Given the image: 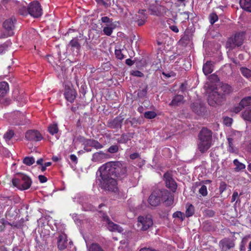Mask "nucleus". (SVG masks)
Wrapping results in <instances>:
<instances>
[{"instance_id": "38", "label": "nucleus", "mask_w": 251, "mask_h": 251, "mask_svg": "<svg viewBox=\"0 0 251 251\" xmlns=\"http://www.w3.org/2000/svg\"><path fill=\"white\" fill-rule=\"evenodd\" d=\"M14 132L12 130L7 131L3 135V138L6 142H8L13 136Z\"/></svg>"}, {"instance_id": "41", "label": "nucleus", "mask_w": 251, "mask_h": 251, "mask_svg": "<svg viewBox=\"0 0 251 251\" xmlns=\"http://www.w3.org/2000/svg\"><path fill=\"white\" fill-rule=\"evenodd\" d=\"M194 214V207L192 205H189L186 210V215L187 217H190Z\"/></svg>"}, {"instance_id": "28", "label": "nucleus", "mask_w": 251, "mask_h": 251, "mask_svg": "<svg viewBox=\"0 0 251 251\" xmlns=\"http://www.w3.org/2000/svg\"><path fill=\"white\" fill-rule=\"evenodd\" d=\"M191 107L192 110L198 115H200L203 112L204 108L199 103H193L191 104Z\"/></svg>"}, {"instance_id": "39", "label": "nucleus", "mask_w": 251, "mask_h": 251, "mask_svg": "<svg viewBox=\"0 0 251 251\" xmlns=\"http://www.w3.org/2000/svg\"><path fill=\"white\" fill-rule=\"evenodd\" d=\"M48 131L52 135L57 133L58 131L57 124H53L50 126L48 127Z\"/></svg>"}, {"instance_id": "33", "label": "nucleus", "mask_w": 251, "mask_h": 251, "mask_svg": "<svg viewBox=\"0 0 251 251\" xmlns=\"http://www.w3.org/2000/svg\"><path fill=\"white\" fill-rule=\"evenodd\" d=\"M88 145L90 147H94L97 149H101L103 146L100 144L98 141L92 139L89 140L87 142Z\"/></svg>"}, {"instance_id": "62", "label": "nucleus", "mask_w": 251, "mask_h": 251, "mask_svg": "<svg viewBox=\"0 0 251 251\" xmlns=\"http://www.w3.org/2000/svg\"><path fill=\"white\" fill-rule=\"evenodd\" d=\"M139 155L138 153H134L130 155V158L135 159L139 157Z\"/></svg>"}, {"instance_id": "19", "label": "nucleus", "mask_w": 251, "mask_h": 251, "mask_svg": "<svg viewBox=\"0 0 251 251\" xmlns=\"http://www.w3.org/2000/svg\"><path fill=\"white\" fill-rule=\"evenodd\" d=\"M211 145V142L198 139V148L201 153L205 152L210 148Z\"/></svg>"}, {"instance_id": "36", "label": "nucleus", "mask_w": 251, "mask_h": 251, "mask_svg": "<svg viewBox=\"0 0 251 251\" xmlns=\"http://www.w3.org/2000/svg\"><path fill=\"white\" fill-rule=\"evenodd\" d=\"M88 251H104L102 248L97 243L92 244L88 248Z\"/></svg>"}, {"instance_id": "48", "label": "nucleus", "mask_w": 251, "mask_h": 251, "mask_svg": "<svg viewBox=\"0 0 251 251\" xmlns=\"http://www.w3.org/2000/svg\"><path fill=\"white\" fill-rule=\"evenodd\" d=\"M103 31L104 33V34L110 36L112 34L113 32V28L111 27H104L103 29Z\"/></svg>"}, {"instance_id": "6", "label": "nucleus", "mask_w": 251, "mask_h": 251, "mask_svg": "<svg viewBox=\"0 0 251 251\" xmlns=\"http://www.w3.org/2000/svg\"><path fill=\"white\" fill-rule=\"evenodd\" d=\"M243 33H236L233 38H230L226 43V48L229 50L234 49L236 46H240L242 45L244 40Z\"/></svg>"}, {"instance_id": "53", "label": "nucleus", "mask_w": 251, "mask_h": 251, "mask_svg": "<svg viewBox=\"0 0 251 251\" xmlns=\"http://www.w3.org/2000/svg\"><path fill=\"white\" fill-rule=\"evenodd\" d=\"M244 107H242V105H240V103H239V105L238 106H235L233 108L232 111L235 113H238L240 111H241V110L244 108Z\"/></svg>"}, {"instance_id": "63", "label": "nucleus", "mask_w": 251, "mask_h": 251, "mask_svg": "<svg viewBox=\"0 0 251 251\" xmlns=\"http://www.w3.org/2000/svg\"><path fill=\"white\" fill-rule=\"evenodd\" d=\"M126 63L129 66H131L134 64V62L130 59H127L126 60Z\"/></svg>"}, {"instance_id": "44", "label": "nucleus", "mask_w": 251, "mask_h": 251, "mask_svg": "<svg viewBox=\"0 0 251 251\" xmlns=\"http://www.w3.org/2000/svg\"><path fill=\"white\" fill-rule=\"evenodd\" d=\"M123 50L121 49H116L115 50V54L117 58L119 59H123L124 58V55L122 52Z\"/></svg>"}, {"instance_id": "1", "label": "nucleus", "mask_w": 251, "mask_h": 251, "mask_svg": "<svg viewBox=\"0 0 251 251\" xmlns=\"http://www.w3.org/2000/svg\"><path fill=\"white\" fill-rule=\"evenodd\" d=\"M100 168L114 178L124 177L127 173L126 163L121 161L108 162L103 164Z\"/></svg>"}, {"instance_id": "10", "label": "nucleus", "mask_w": 251, "mask_h": 251, "mask_svg": "<svg viewBox=\"0 0 251 251\" xmlns=\"http://www.w3.org/2000/svg\"><path fill=\"white\" fill-rule=\"evenodd\" d=\"M167 10L168 9L165 6L154 3L151 4L149 6V11L150 12V14L158 17L164 16Z\"/></svg>"}, {"instance_id": "51", "label": "nucleus", "mask_w": 251, "mask_h": 251, "mask_svg": "<svg viewBox=\"0 0 251 251\" xmlns=\"http://www.w3.org/2000/svg\"><path fill=\"white\" fill-rule=\"evenodd\" d=\"M173 217L174 218H178L182 220H183V213L180 211H176L173 214Z\"/></svg>"}, {"instance_id": "2", "label": "nucleus", "mask_w": 251, "mask_h": 251, "mask_svg": "<svg viewBox=\"0 0 251 251\" xmlns=\"http://www.w3.org/2000/svg\"><path fill=\"white\" fill-rule=\"evenodd\" d=\"M100 173L101 179L100 180V185L102 189L105 191L110 192H116L117 190V181L114 177L110 176L102 170L99 169Z\"/></svg>"}, {"instance_id": "23", "label": "nucleus", "mask_w": 251, "mask_h": 251, "mask_svg": "<svg viewBox=\"0 0 251 251\" xmlns=\"http://www.w3.org/2000/svg\"><path fill=\"white\" fill-rule=\"evenodd\" d=\"M217 90L219 93L226 97V95L229 94L233 91L231 87L227 84H223Z\"/></svg>"}, {"instance_id": "31", "label": "nucleus", "mask_w": 251, "mask_h": 251, "mask_svg": "<svg viewBox=\"0 0 251 251\" xmlns=\"http://www.w3.org/2000/svg\"><path fill=\"white\" fill-rule=\"evenodd\" d=\"M129 134H123L120 138L117 139V142L119 144H126L128 140H130Z\"/></svg>"}, {"instance_id": "54", "label": "nucleus", "mask_w": 251, "mask_h": 251, "mask_svg": "<svg viewBox=\"0 0 251 251\" xmlns=\"http://www.w3.org/2000/svg\"><path fill=\"white\" fill-rule=\"evenodd\" d=\"M180 15L182 22H184L185 20L189 19V14L187 12L181 13Z\"/></svg>"}, {"instance_id": "34", "label": "nucleus", "mask_w": 251, "mask_h": 251, "mask_svg": "<svg viewBox=\"0 0 251 251\" xmlns=\"http://www.w3.org/2000/svg\"><path fill=\"white\" fill-rule=\"evenodd\" d=\"M233 164L236 166L235 168V171L236 172L244 169L246 167L245 164L240 162L237 159L233 160Z\"/></svg>"}, {"instance_id": "50", "label": "nucleus", "mask_w": 251, "mask_h": 251, "mask_svg": "<svg viewBox=\"0 0 251 251\" xmlns=\"http://www.w3.org/2000/svg\"><path fill=\"white\" fill-rule=\"evenodd\" d=\"M218 20V16L215 13H212L210 15V23L211 24H214Z\"/></svg>"}, {"instance_id": "30", "label": "nucleus", "mask_w": 251, "mask_h": 251, "mask_svg": "<svg viewBox=\"0 0 251 251\" xmlns=\"http://www.w3.org/2000/svg\"><path fill=\"white\" fill-rule=\"evenodd\" d=\"M240 105L244 108L251 106V96H247L243 98L240 101Z\"/></svg>"}, {"instance_id": "11", "label": "nucleus", "mask_w": 251, "mask_h": 251, "mask_svg": "<svg viewBox=\"0 0 251 251\" xmlns=\"http://www.w3.org/2000/svg\"><path fill=\"white\" fill-rule=\"evenodd\" d=\"M25 138L28 141L37 142L41 140L43 137L38 131L29 130L25 133Z\"/></svg>"}, {"instance_id": "59", "label": "nucleus", "mask_w": 251, "mask_h": 251, "mask_svg": "<svg viewBox=\"0 0 251 251\" xmlns=\"http://www.w3.org/2000/svg\"><path fill=\"white\" fill-rule=\"evenodd\" d=\"M101 22L103 23H108L111 22L110 19L108 17H102L101 18Z\"/></svg>"}, {"instance_id": "61", "label": "nucleus", "mask_w": 251, "mask_h": 251, "mask_svg": "<svg viewBox=\"0 0 251 251\" xmlns=\"http://www.w3.org/2000/svg\"><path fill=\"white\" fill-rule=\"evenodd\" d=\"M20 12V14L23 15H26L28 14L27 12V8L26 9L25 7L23 8V9H21Z\"/></svg>"}, {"instance_id": "27", "label": "nucleus", "mask_w": 251, "mask_h": 251, "mask_svg": "<svg viewBox=\"0 0 251 251\" xmlns=\"http://www.w3.org/2000/svg\"><path fill=\"white\" fill-rule=\"evenodd\" d=\"M240 5L242 9L251 12V0H240Z\"/></svg>"}, {"instance_id": "45", "label": "nucleus", "mask_w": 251, "mask_h": 251, "mask_svg": "<svg viewBox=\"0 0 251 251\" xmlns=\"http://www.w3.org/2000/svg\"><path fill=\"white\" fill-rule=\"evenodd\" d=\"M82 207L85 211H94L97 210L96 208L91 204L86 203L85 205H83Z\"/></svg>"}, {"instance_id": "7", "label": "nucleus", "mask_w": 251, "mask_h": 251, "mask_svg": "<svg viewBox=\"0 0 251 251\" xmlns=\"http://www.w3.org/2000/svg\"><path fill=\"white\" fill-rule=\"evenodd\" d=\"M225 100V96L217 90L209 94L208 102L209 105L214 106L216 104H220Z\"/></svg>"}, {"instance_id": "56", "label": "nucleus", "mask_w": 251, "mask_h": 251, "mask_svg": "<svg viewBox=\"0 0 251 251\" xmlns=\"http://www.w3.org/2000/svg\"><path fill=\"white\" fill-rule=\"evenodd\" d=\"M226 188V184L224 182H222L220 183V185L219 187L220 192L222 193L223 192Z\"/></svg>"}, {"instance_id": "47", "label": "nucleus", "mask_w": 251, "mask_h": 251, "mask_svg": "<svg viewBox=\"0 0 251 251\" xmlns=\"http://www.w3.org/2000/svg\"><path fill=\"white\" fill-rule=\"evenodd\" d=\"M200 194L204 197L207 195V187L205 185H202L199 191Z\"/></svg>"}, {"instance_id": "35", "label": "nucleus", "mask_w": 251, "mask_h": 251, "mask_svg": "<svg viewBox=\"0 0 251 251\" xmlns=\"http://www.w3.org/2000/svg\"><path fill=\"white\" fill-rule=\"evenodd\" d=\"M148 86L146 85L142 90H139L137 93V96L139 98L143 99L146 97Z\"/></svg>"}, {"instance_id": "52", "label": "nucleus", "mask_w": 251, "mask_h": 251, "mask_svg": "<svg viewBox=\"0 0 251 251\" xmlns=\"http://www.w3.org/2000/svg\"><path fill=\"white\" fill-rule=\"evenodd\" d=\"M169 28L173 32L175 33H178L179 31V29L177 26L175 25H171L169 24Z\"/></svg>"}, {"instance_id": "26", "label": "nucleus", "mask_w": 251, "mask_h": 251, "mask_svg": "<svg viewBox=\"0 0 251 251\" xmlns=\"http://www.w3.org/2000/svg\"><path fill=\"white\" fill-rule=\"evenodd\" d=\"M203 72L207 75L211 74L213 71V66L211 61H207L203 64L202 68Z\"/></svg>"}, {"instance_id": "13", "label": "nucleus", "mask_w": 251, "mask_h": 251, "mask_svg": "<svg viewBox=\"0 0 251 251\" xmlns=\"http://www.w3.org/2000/svg\"><path fill=\"white\" fill-rule=\"evenodd\" d=\"M219 245L222 251H227L235 246L234 242L229 238H224L221 240Z\"/></svg>"}, {"instance_id": "64", "label": "nucleus", "mask_w": 251, "mask_h": 251, "mask_svg": "<svg viewBox=\"0 0 251 251\" xmlns=\"http://www.w3.org/2000/svg\"><path fill=\"white\" fill-rule=\"evenodd\" d=\"M70 159L73 162H76L77 158V157L75 155L71 154L70 155Z\"/></svg>"}, {"instance_id": "3", "label": "nucleus", "mask_w": 251, "mask_h": 251, "mask_svg": "<svg viewBox=\"0 0 251 251\" xmlns=\"http://www.w3.org/2000/svg\"><path fill=\"white\" fill-rule=\"evenodd\" d=\"M13 185L21 190H27L30 188L32 183L31 179L27 175L23 173H18L12 179Z\"/></svg>"}, {"instance_id": "8", "label": "nucleus", "mask_w": 251, "mask_h": 251, "mask_svg": "<svg viewBox=\"0 0 251 251\" xmlns=\"http://www.w3.org/2000/svg\"><path fill=\"white\" fill-rule=\"evenodd\" d=\"M42 10L39 2L37 1L31 2L27 7L29 14L34 18H38L42 15Z\"/></svg>"}, {"instance_id": "29", "label": "nucleus", "mask_w": 251, "mask_h": 251, "mask_svg": "<svg viewBox=\"0 0 251 251\" xmlns=\"http://www.w3.org/2000/svg\"><path fill=\"white\" fill-rule=\"evenodd\" d=\"M78 39L75 38L73 39L69 43V46H71L72 50H74L76 49L77 50H79L80 49V45L78 43Z\"/></svg>"}, {"instance_id": "46", "label": "nucleus", "mask_w": 251, "mask_h": 251, "mask_svg": "<svg viewBox=\"0 0 251 251\" xmlns=\"http://www.w3.org/2000/svg\"><path fill=\"white\" fill-rule=\"evenodd\" d=\"M119 147L117 145L111 146L107 150V151L111 153H116L118 151Z\"/></svg>"}, {"instance_id": "57", "label": "nucleus", "mask_w": 251, "mask_h": 251, "mask_svg": "<svg viewBox=\"0 0 251 251\" xmlns=\"http://www.w3.org/2000/svg\"><path fill=\"white\" fill-rule=\"evenodd\" d=\"M224 123L227 126H229L232 122V119L229 117L226 118L224 120Z\"/></svg>"}, {"instance_id": "40", "label": "nucleus", "mask_w": 251, "mask_h": 251, "mask_svg": "<svg viewBox=\"0 0 251 251\" xmlns=\"http://www.w3.org/2000/svg\"><path fill=\"white\" fill-rule=\"evenodd\" d=\"M34 162L35 159L33 157H25L23 160V163L27 166H30Z\"/></svg>"}, {"instance_id": "24", "label": "nucleus", "mask_w": 251, "mask_h": 251, "mask_svg": "<svg viewBox=\"0 0 251 251\" xmlns=\"http://www.w3.org/2000/svg\"><path fill=\"white\" fill-rule=\"evenodd\" d=\"M9 91V85L7 82L2 81L0 82V99L3 98Z\"/></svg>"}, {"instance_id": "55", "label": "nucleus", "mask_w": 251, "mask_h": 251, "mask_svg": "<svg viewBox=\"0 0 251 251\" xmlns=\"http://www.w3.org/2000/svg\"><path fill=\"white\" fill-rule=\"evenodd\" d=\"M205 215L208 217H212L215 215V212L211 209H207L205 211Z\"/></svg>"}, {"instance_id": "43", "label": "nucleus", "mask_w": 251, "mask_h": 251, "mask_svg": "<svg viewBox=\"0 0 251 251\" xmlns=\"http://www.w3.org/2000/svg\"><path fill=\"white\" fill-rule=\"evenodd\" d=\"M6 224L11 225L10 223L5 220L3 218L0 220V232L4 230Z\"/></svg>"}, {"instance_id": "9", "label": "nucleus", "mask_w": 251, "mask_h": 251, "mask_svg": "<svg viewBox=\"0 0 251 251\" xmlns=\"http://www.w3.org/2000/svg\"><path fill=\"white\" fill-rule=\"evenodd\" d=\"M15 21V19L13 21L12 19H9L4 22L3 27L5 31L2 35H0V38L11 36L13 35V30L15 27L14 22Z\"/></svg>"}, {"instance_id": "17", "label": "nucleus", "mask_w": 251, "mask_h": 251, "mask_svg": "<svg viewBox=\"0 0 251 251\" xmlns=\"http://www.w3.org/2000/svg\"><path fill=\"white\" fill-rule=\"evenodd\" d=\"M124 120V118L123 116L120 115L113 120L108 121L107 122V126L111 128H121Z\"/></svg>"}, {"instance_id": "22", "label": "nucleus", "mask_w": 251, "mask_h": 251, "mask_svg": "<svg viewBox=\"0 0 251 251\" xmlns=\"http://www.w3.org/2000/svg\"><path fill=\"white\" fill-rule=\"evenodd\" d=\"M184 102V97L181 95H176L173 99L169 105L172 106H177Z\"/></svg>"}, {"instance_id": "49", "label": "nucleus", "mask_w": 251, "mask_h": 251, "mask_svg": "<svg viewBox=\"0 0 251 251\" xmlns=\"http://www.w3.org/2000/svg\"><path fill=\"white\" fill-rule=\"evenodd\" d=\"M130 75L138 77H143L144 75L143 73L138 70L131 71Z\"/></svg>"}, {"instance_id": "32", "label": "nucleus", "mask_w": 251, "mask_h": 251, "mask_svg": "<svg viewBox=\"0 0 251 251\" xmlns=\"http://www.w3.org/2000/svg\"><path fill=\"white\" fill-rule=\"evenodd\" d=\"M242 118L245 120L251 122V107L247 108L242 112Z\"/></svg>"}, {"instance_id": "37", "label": "nucleus", "mask_w": 251, "mask_h": 251, "mask_svg": "<svg viewBox=\"0 0 251 251\" xmlns=\"http://www.w3.org/2000/svg\"><path fill=\"white\" fill-rule=\"evenodd\" d=\"M240 71L242 75L247 77V78H251V70L245 67H241L240 68Z\"/></svg>"}, {"instance_id": "25", "label": "nucleus", "mask_w": 251, "mask_h": 251, "mask_svg": "<svg viewBox=\"0 0 251 251\" xmlns=\"http://www.w3.org/2000/svg\"><path fill=\"white\" fill-rule=\"evenodd\" d=\"M228 147L227 151L230 153H237L238 149L234 146V140L232 138H227Z\"/></svg>"}, {"instance_id": "21", "label": "nucleus", "mask_w": 251, "mask_h": 251, "mask_svg": "<svg viewBox=\"0 0 251 251\" xmlns=\"http://www.w3.org/2000/svg\"><path fill=\"white\" fill-rule=\"evenodd\" d=\"M109 158V155L100 151L93 154L92 160L94 162L101 161L103 159Z\"/></svg>"}, {"instance_id": "4", "label": "nucleus", "mask_w": 251, "mask_h": 251, "mask_svg": "<svg viewBox=\"0 0 251 251\" xmlns=\"http://www.w3.org/2000/svg\"><path fill=\"white\" fill-rule=\"evenodd\" d=\"M165 195L167 197L165 202L167 205H170L173 202V199L171 197H169V193L167 190L161 191L160 190L152 192L148 199V202L152 206H156L158 205L160 201V196Z\"/></svg>"}, {"instance_id": "58", "label": "nucleus", "mask_w": 251, "mask_h": 251, "mask_svg": "<svg viewBox=\"0 0 251 251\" xmlns=\"http://www.w3.org/2000/svg\"><path fill=\"white\" fill-rule=\"evenodd\" d=\"M38 178L41 183H45L47 181V178L43 175H39Z\"/></svg>"}, {"instance_id": "15", "label": "nucleus", "mask_w": 251, "mask_h": 251, "mask_svg": "<svg viewBox=\"0 0 251 251\" xmlns=\"http://www.w3.org/2000/svg\"><path fill=\"white\" fill-rule=\"evenodd\" d=\"M57 244L60 250H64L67 246V238L66 234L63 232H58Z\"/></svg>"}, {"instance_id": "12", "label": "nucleus", "mask_w": 251, "mask_h": 251, "mask_svg": "<svg viewBox=\"0 0 251 251\" xmlns=\"http://www.w3.org/2000/svg\"><path fill=\"white\" fill-rule=\"evenodd\" d=\"M164 179L167 187L170 189L173 192H175L177 188V184L171 174L168 173H165L164 175Z\"/></svg>"}, {"instance_id": "5", "label": "nucleus", "mask_w": 251, "mask_h": 251, "mask_svg": "<svg viewBox=\"0 0 251 251\" xmlns=\"http://www.w3.org/2000/svg\"><path fill=\"white\" fill-rule=\"evenodd\" d=\"M137 222L138 227L142 231L147 230L153 225V221L151 215L139 216Z\"/></svg>"}, {"instance_id": "16", "label": "nucleus", "mask_w": 251, "mask_h": 251, "mask_svg": "<svg viewBox=\"0 0 251 251\" xmlns=\"http://www.w3.org/2000/svg\"><path fill=\"white\" fill-rule=\"evenodd\" d=\"M103 220L107 222V228L109 230L111 231H117L118 232L120 233L123 231V229L118 225L114 224L112 221H111L109 217L107 215L104 214L103 216Z\"/></svg>"}, {"instance_id": "60", "label": "nucleus", "mask_w": 251, "mask_h": 251, "mask_svg": "<svg viewBox=\"0 0 251 251\" xmlns=\"http://www.w3.org/2000/svg\"><path fill=\"white\" fill-rule=\"evenodd\" d=\"M238 193L236 191H234L232 194V198H231V202H233L234 201L236 198L238 197Z\"/></svg>"}, {"instance_id": "18", "label": "nucleus", "mask_w": 251, "mask_h": 251, "mask_svg": "<svg viewBox=\"0 0 251 251\" xmlns=\"http://www.w3.org/2000/svg\"><path fill=\"white\" fill-rule=\"evenodd\" d=\"M146 10H140L136 14L135 19L139 26L143 25L146 23L148 16L146 13Z\"/></svg>"}, {"instance_id": "20", "label": "nucleus", "mask_w": 251, "mask_h": 251, "mask_svg": "<svg viewBox=\"0 0 251 251\" xmlns=\"http://www.w3.org/2000/svg\"><path fill=\"white\" fill-rule=\"evenodd\" d=\"M64 95L66 99L68 101L70 102H73L75 98L76 93L74 89L70 87H66Z\"/></svg>"}, {"instance_id": "42", "label": "nucleus", "mask_w": 251, "mask_h": 251, "mask_svg": "<svg viewBox=\"0 0 251 251\" xmlns=\"http://www.w3.org/2000/svg\"><path fill=\"white\" fill-rule=\"evenodd\" d=\"M156 114L154 111H147L144 113L145 118L149 119H151L155 118Z\"/></svg>"}, {"instance_id": "14", "label": "nucleus", "mask_w": 251, "mask_h": 251, "mask_svg": "<svg viewBox=\"0 0 251 251\" xmlns=\"http://www.w3.org/2000/svg\"><path fill=\"white\" fill-rule=\"evenodd\" d=\"M212 131L206 127H203L198 135L199 140H204L212 142Z\"/></svg>"}]
</instances>
